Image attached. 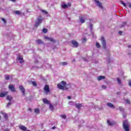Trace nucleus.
<instances>
[{
  "instance_id": "obj_1",
  "label": "nucleus",
  "mask_w": 131,
  "mask_h": 131,
  "mask_svg": "<svg viewBox=\"0 0 131 131\" xmlns=\"http://www.w3.org/2000/svg\"><path fill=\"white\" fill-rule=\"evenodd\" d=\"M42 20H43V18H42V17L41 16H39L35 24V27H38V26L39 24H41L42 23Z\"/></svg>"
},
{
  "instance_id": "obj_2",
  "label": "nucleus",
  "mask_w": 131,
  "mask_h": 131,
  "mask_svg": "<svg viewBox=\"0 0 131 131\" xmlns=\"http://www.w3.org/2000/svg\"><path fill=\"white\" fill-rule=\"evenodd\" d=\"M129 125L127 120H125L123 122V127L125 131H129Z\"/></svg>"
},
{
  "instance_id": "obj_3",
  "label": "nucleus",
  "mask_w": 131,
  "mask_h": 131,
  "mask_svg": "<svg viewBox=\"0 0 131 131\" xmlns=\"http://www.w3.org/2000/svg\"><path fill=\"white\" fill-rule=\"evenodd\" d=\"M61 84L59 83L57 84V88L58 89H59V90H64V89H65V85H66V82L64 81H62L61 82Z\"/></svg>"
},
{
  "instance_id": "obj_4",
  "label": "nucleus",
  "mask_w": 131,
  "mask_h": 131,
  "mask_svg": "<svg viewBox=\"0 0 131 131\" xmlns=\"http://www.w3.org/2000/svg\"><path fill=\"white\" fill-rule=\"evenodd\" d=\"M71 4L70 3H69L68 5L65 4L64 2H62L61 3V8H62V9H67L68 7H71Z\"/></svg>"
},
{
  "instance_id": "obj_5",
  "label": "nucleus",
  "mask_w": 131,
  "mask_h": 131,
  "mask_svg": "<svg viewBox=\"0 0 131 131\" xmlns=\"http://www.w3.org/2000/svg\"><path fill=\"white\" fill-rule=\"evenodd\" d=\"M101 40L103 49H106V41H105V38L101 37Z\"/></svg>"
},
{
  "instance_id": "obj_6",
  "label": "nucleus",
  "mask_w": 131,
  "mask_h": 131,
  "mask_svg": "<svg viewBox=\"0 0 131 131\" xmlns=\"http://www.w3.org/2000/svg\"><path fill=\"white\" fill-rule=\"evenodd\" d=\"M19 89L20 92L22 93L23 96H25V89L22 85H19Z\"/></svg>"
},
{
  "instance_id": "obj_7",
  "label": "nucleus",
  "mask_w": 131,
  "mask_h": 131,
  "mask_svg": "<svg viewBox=\"0 0 131 131\" xmlns=\"http://www.w3.org/2000/svg\"><path fill=\"white\" fill-rule=\"evenodd\" d=\"M95 2L96 5L100 8V9H103V6H102V4L99 2V1L94 0Z\"/></svg>"
},
{
  "instance_id": "obj_8",
  "label": "nucleus",
  "mask_w": 131,
  "mask_h": 131,
  "mask_svg": "<svg viewBox=\"0 0 131 131\" xmlns=\"http://www.w3.org/2000/svg\"><path fill=\"white\" fill-rule=\"evenodd\" d=\"M44 91H45L46 94L47 93H50V86L49 85H46L44 87Z\"/></svg>"
},
{
  "instance_id": "obj_9",
  "label": "nucleus",
  "mask_w": 131,
  "mask_h": 131,
  "mask_svg": "<svg viewBox=\"0 0 131 131\" xmlns=\"http://www.w3.org/2000/svg\"><path fill=\"white\" fill-rule=\"evenodd\" d=\"M45 39H47L48 40H50V41H51V42H56V41L54 40V38H50L48 36H45Z\"/></svg>"
},
{
  "instance_id": "obj_10",
  "label": "nucleus",
  "mask_w": 131,
  "mask_h": 131,
  "mask_svg": "<svg viewBox=\"0 0 131 131\" xmlns=\"http://www.w3.org/2000/svg\"><path fill=\"white\" fill-rule=\"evenodd\" d=\"M107 123L108 124V125H110L111 126L114 125V124H115V121H110L109 120H107Z\"/></svg>"
},
{
  "instance_id": "obj_11",
  "label": "nucleus",
  "mask_w": 131,
  "mask_h": 131,
  "mask_svg": "<svg viewBox=\"0 0 131 131\" xmlns=\"http://www.w3.org/2000/svg\"><path fill=\"white\" fill-rule=\"evenodd\" d=\"M72 43L74 46V47H75V48H77V47L78 46V43H77V42H76L74 40L72 41Z\"/></svg>"
},
{
  "instance_id": "obj_12",
  "label": "nucleus",
  "mask_w": 131,
  "mask_h": 131,
  "mask_svg": "<svg viewBox=\"0 0 131 131\" xmlns=\"http://www.w3.org/2000/svg\"><path fill=\"white\" fill-rule=\"evenodd\" d=\"M17 60L18 61H19L20 64H22L24 62V60H23V57H21L20 56L17 57Z\"/></svg>"
},
{
  "instance_id": "obj_13",
  "label": "nucleus",
  "mask_w": 131,
  "mask_h": 131,
  "mask_svg": "<svg viewBox=\"0 0 131 131\" xmlns=\"http://www.w3.org/2000/svg\"><path fill=\"white\" fill-rule=\"evenodd\" d=\"M9 90H10V91H11V92H15V88L14 87V85H9Z\"/></svg>"
},
{
  "instance_id": "obj_14",
  "label": "nucleus",
  "mask_w": 131,
  "mask_h": 131,
  "mask_svg": "<svg viewBox=\"0 0 131 131\" xmlns=\"http://www.w3.org/2000/svg\"><path fill=\"white\" fill-rule=\"evenodd\" d=\"M19 128H20V129H21V130H23V131L27 130V127H26L23 125L19 126Z\"/></svg>"
},
{
  "instance_id": "obj_15",
  "label": "nucleus",
  "mask_w": 131,
  "mask_h": 131,
  "mask_svg": "<svg viewBox=\"0 0 131 131\" xmlns=\"http://www.w3.org/2000/svg\"><path fill=\"white\" fill-rule=\"evenodd\" d=\"M8 94V92L1 93L0 94V98H4V97H6Z\"/></svg>"
},
{
  "instance_id": "obj_16",
  "label": "nucleus",
  "mask_w": 131,
  "mask_h": 131,
  "mask_svg": "<svg viewBox=\"0 0 131 131\" xmlns=\"http://www.w3.org/2000/svg\"><path fill=\"white\" fill-rule=\"evenodd\" d=\"M107 105L108 106V107H109L110 108H115V106H114V105H113L112 103L110 102V103H107Z\"/></svg>"
},
{
  "instance_id": "obj_17",
  "label": "nucleus",
  "mask_w": 131,
  "mask_h": 131,
  "mask_svg": "<svg viewBox=\"0 0 131 131\" xmlns=\"http://www.w3.org/2000/svg\"><path fill=\"white\" fill-rule=\"evenodd\" d=\"M102 79H105V76H99L97 77V80L100 81V80H102Z\"/></svg>"
},
{
  "instance_id": "obj_18",
  "label": "nucleus",
  "mask_w": 131,
  "mask_h": 131,
  "mask_svg": "<svg viewBox=\"0 0 131 131\" xmlns=\"http://www.w3.org/2000/svg\"><path fill=\"white\" fill-rule=\"evenodd\" d=\"M43 102L44 104H50V102L47 99V98H44L43 99Z\"/></svg>"
},
{
  "instance_id": "obj_19",
  "label": "nucleus",
  "mask_w": 131,
  "mask_h": 131,
  "mask_svg": "<svg viewBox=\"0 0 131 131\" xmlns=\"http://www.w3.org/2000/svg\"><path fill=\"white\" fill-rule=\"evenodd\" d=\"M117 110H120V111L121 112H123L124 109L123 108V107H121V106H119V108H116Z\"/></svg>"
},
{
  "instance_id": "obj_20",
  "label": "nucleus",
  "mask_w": 131,
  "mask_h": 131,
  "mask_svg": "<svg viewBox=\"0 0 131 131\" xmlns=\"http://www.w3.org/2000/svg\"><path fill=\"white\" fill-rule=\"evenodd\" d=\"M76 107L78 108L79 110L80 109V107H81L82 105L80 103H78L75 104Z\"/></svg>"
},
{
  "instance_id": "obj_21",
  "label": "nucleus",
  "mask_w": 131,
  "mask_h": 131,
  "mask_svg": "<svg viewBox=\"0 0 131 131\" xmlns=\"http://www.w3.org/2000/svg\"><path fill=\"white\" fill-rule=\"evenodd\" d=\"M36 42H37V43H38V45H40V44L42 43V41L39 39L36 40Z\"/></svg>"
},
{
  "instance_id": "obj_22",
  "label": "nucleus",
  "mask_w": 131,
  "mask_h": 131,
  "mask_svg": "<svg viewBox=\"0 0 131 131\" xmlns=\"http://www.w3.org/2000/svg\"><path fill=\"white\" fill-rule=\"evenodd\" d=\"M79 20L81 23H84V21H85V19L83 17H80Z\"/></svg>"
},
{
  "instance_id": "obj_23",
  "label": "nucleus",
  "mask_w": 131,
  "mask_h": 131,
  "mask_svg": "<svg viewBox=\"0 0 131 131\" xmlns=\"http://www.w3.org/2000/svg\"><path fill=\"white\" fill-rule=\"evenodd\" d=\"M3 116L4 117V118H5V119L6 120H7L8 118V114H6V113H4L3 114Z\"/></svg>"
},
{
  "instance_id": "obj_24",
  "label": "nucleus",
  "mask_w": 131,
  "mask_h": 131,
  "mask_svg": "<svg viewBox=\"0 0 131 131\" xmlns=\"http://www.w3.org/2000/svg\"><path fill=\"white\" fill-rule=\"evenodd\" d=\"M12 99H13V98H12V97L9 96H7V100H8L9 101H12Z\"/></svg>"
},
{
  "instance_id": "obj_25",
  "label": "nucleus",
  "mask_w": 131,
  "mask_h": 131,
  "mask_svg": "<svg viewBox=\"0 0 131 131\" xmlns=\"http://www.w3.org/2000/svg\"><path fill=\"white\" fill-rule=\"evenodd\" d=\"M121 5H123V7H125V8H126V4L123 2V1H120Z\"/></svg>"
},
{
  "instance_id": "obj_26",
  "label": "nucleus",
  "mask_w": 131,
  "mask_h": 131,
  "mask_svg": "<svg viewBox=\"0 0 131 131\" xmlns=\"http://www.w3.org/2000/svg\"><path fill=\"white\" fill-rule=\"evenodd\" d=\"M34 112H35V113H36V114H39V109H38V108L35 109V110H34Z\"/></svg>"
},
{
  "instance_id": "obj_27",
  "label": "nucleus",
  "mask_w": 131,
  "mask_h": 131,
  "mask_svg": "<svg viewBox=\"0 0 131 131\" xmlns=\"http://www.w3.org/2000/svg\"><path fill=\"white\" fill-rule=\"evenodd\" d=\"M14 12L15 13V14H16V15H20V14H21V12L19 11H14Z\"/></svg>"
},
{
  "instance_id": "obj_28",
  "label": "nucleus",
  "mask_w": 131,
  "mask_h": 131,
  "mask_svg": "<svg viewBox=\"0 0 131 131\" xmlns=\"http://www.w3.org/2000/svg\"><path fill=\"white\" fill-rule=\"evenodd\" d=\"M49 108L53 111L54 110V106L52 105L51 104H50Z\"/></svg>"
},
{
  "instance_id": "obj_29",
  "label": "nucleus",
  "mask_w": 131,
  "mask_h": 131,
  "mask_svg": "<svg viewBox=\"0 0 131 131\" xmlns=\"http://www.w3.org/2000/svg\"><path fill=\"white\" fill-rule=\"evenodd\" d=\"M41 12H42V13H43V14H45V15H47L48 14V12L45 10H41Z\"/></svg>"
},
{
  "instance_id": "obj_30",
  "label": "nucleus",
  "mask_w": 131,
  "mask_h": 131,
  "mask_svg": "<svg viewBox=\"0 0 131 131\" xmlns=\"http://www.w3.org/2000/svg\"><path fill=\"white\" fill-rule=\"evenodd\" d=\"M125 25H126V23L124 22L122 24V25H121V27H124V26H125Z\"/></svg>"
},
{
  "instance_id": "obj_31",
  "label": "nucleus",
  "mask_w": 131,
  "mask_h": 131,
  "mask_svg": "<svg viewBox=\"0 0 131 131\" xmlns=\"http://www.w3.org/2000/svg\"><path fill=\"white\" fill-rule=\"evenodd\" d=\"M32 84L34 86H36L37 84H36V81H32Z\"/></svg>"
},
{
  "instance_id": "obj_32",
  "label": "nucleus",
  "mask_w": 131,
  "mask_h": 131,
  "mask_svg": "<svg viewBox=\"0 0 131 131\" xmlns=\"http://www.w3.org/2000/svg\"><path fill=\"white\" fill-rule=\"evenodd\" d=\"M5 79H6L7 80H9V79H10V76L5 75Z\"/></svg>"
},
{
  "instance_id": "obj_33",
  "label": "nucleus",
  "mask_w": 131,
  "mask_h": 131,
  "mask_svg": "<svg viewBox=\"0 0 131 131\" xmlns=\"http://www.w3.org/2000/svg\"><path fill=\"white\" fill-rule=\"evenodd\" d=\"M117 81H118V84H120L121 83V81L120 79H119V78H117Z\"/></svg>"
},
{
  "instance_id": "obj_34",
  "label": "nucleus",
  "mask_w": 131,
  "mask_h": 131,
  "mask_svg": "<svg viewBox=\"0 0 131 131\" xmlns=\"http://www.w3.org/2000/svg\"><path fill=\"white\" fill-rule=\"evenodd\" d=\"M60 117H61L62 118H63V119H65V118H66V115H60Z\"/></svg>"
},
{
  "instance_id": "obj_35",
  "label": "nucleus",
  "mask_w": 131,
  "mask_h": 131,
  "mask_svg": "<svg viewBox=\"0 0 131 131\" xmlns=\"http://www.w3.org/2000/svg\"><path fill=\"white\" fill-rule=\"evenodd\" d=\"M42 31L44 33H47V32H48V30H47V29H43Z\"/></svg>"
},
{
  "instance_id": "obj_36",
  "label": "nucleus",
  "mask_w": 131,
  "mask_h": 131,
  "mask_svg": "<svg viewBox=\"0 0 131 131\" xmlns=\"http://www.w3.org/2000/svg\"><path fill=\"white\" fill-rule=\"evenodd\" d=\"M61 64L62 65V66H65L67 65V62H63L61 63Z\"/></svg>"
},
{
  "instance_id": "obj_37",
  "label": "nucleus",
  "mask_w": 131,
  "mask_h": 131,
  "mask_svg": "<svg viewBox=\"0 0 131 131\" xmlns=\"http://www.w3.org/2000/svg\"><path fill=\"white\" fill-rule=\"evenodd\" d=\"M96 46L97 48H100V43H99L98 42H96Z\"/></svg>"
},
{
  "instance_id": "obj_38",
  "label": "nucleus",
  "mask_w": 131,
  "mask_h": 131,
  "mask_svg": "<svg viewBox=\"0 0 131 131\" xmlns=\"http://www.w3.org/2000/svg\"><path fill=\"white\" fill-rule=\"evenodd\" d=\"M90 27L91 31H92V30H93V25H92V24H90Z\"/></svg>"
},
{
  "instance_id": "obj_39",
  "label": "nucleus",
  "mask_w": 131,
  "mask_h": 131,
  "mask_svg": "<svg viewBox=\"0 0 131 131\" xmlns=\"http://www.w3.org/2000/svg\"><path fill=\"white\" fill-rule=\"evenodd\" d=\"M70 105H74V104H75V103L73 101H70L69 102Z\"/></svg>"
},
{
  "instance_id": "obj_40",
  "label": "nucleus",
  "mask_w": 131,
  "mask_h": 131,
  "mask_svg": "<svg viewBox=\"0 0 131 131\" xmlns=\"http://www.w3.org/2000/svg\"><path fill=\"white\" fill-rule=\"evenodd\" d=\"M82 40V42H85V41H86V39L85 38H83Z\"/></svg>"
},
{
  "instance_id": "obj_41",
  "label": "nucleus",
  "mask_w": 131,
  "mask_h": 131,
  "mask_svg": "<svg viewBox=\"0 0 131 131\" xmlns=\"http://www.w3.org/2000/svg\"><path fill=\"white\" fill-rule=\"evenodd\" d=\"M126 103H127V104H129V103H130V101H129V100L126 99Z\"/></svg>"
},
{
  "instance_id": "obj_42",
  "label": "nucleus",
  "mask_w": 131,
  "mask_h": 131,
  "mask_svg": "<svg viewBox=\"0 0 131 131\" xmlns=\"http://www.w3.org/2000/svg\"><path fill=\"white\" fill-rule=\"evenodd\" d=\"M11 102H9L7 104V107H10V106H11Z\"/></svg>"
},
{
  "instance_id": "obj_43",
  "label": "nucleus",
  "mask_w": 131,
  "mask_h": 131,
  "mask_svg": "<svg viewBox=\"0 0 131 131\" xmlns=\"http://www.w3.org/2000/svg\"><path fill=\"white\" fill-rule=\"evenodd\" d=\"M107 62L110 63V57L107 58Z\"/></svg>"
},
{
  "instance_id": "obj_44",
  "label": "nucleus",
  "mask_w": 131,
  "mask_h": 131,
  "mask_svg": "<svg viewBox=\"0 0 131 131\" xmlns=\"http://www.w3.org/2000/svg\"><path fill=\"white\" fill-rule=\"evenodd\" d=\"M102 89H103L104 90H105V89H107V86H106V85H102Z\"/></svg>"
},
{
  "instance_id": "obj_45",
  "label": "nucleus",
  "mask_w": 131,
  "mask_h": 131,
  "mask_svg": "<svg viewBox=\"0 0 131 131\" xmlns=\"http://www.w3.org/2000/svg\"><path fill=\"white\" fill-rule=\"evenodd\" d=\"M122 115L124 118H125L126 117V115H125L124 113H123Z\"/></svg>"
},
{
  "instance_id": "obj_46",
  "label": "nucleus",
  "mask_w": 131,
  "mask_h": 131,
  "mask_svg": "<svg viewBox=\"0 0 131 131\" xmlns=\"http://www.w3.org/2000/svg\"><path fill=\"white\" fill-rule=\"evenodd\" d=\"M2 21H3V22H4V23H6V19L5 18H3Z\"/></svg>"
},
{
  "instance_id": "obj_47",
  "label": "nucleus",
  "mask_w": 131,
  "mask_h": 131,
  "mask_svg": "<svg viewBox=\"0 0 131 131\" xmlns=\"http://www.w3.org/2000/svg\"><path fill=\"white\" fill-rule=\"evenodd\" d=\"M128 48L129 50H130V51H131V45L128 46Z\"/></svg>"
},
{
  "instance_id": "obj_48",
  "label": "nucleus",
  "mask_w": 131,
  "mask_h": 131,
  "mask_svg": "<svg viewBox=\"0 0 131 131\" xmlns=\"http://www.w3.org/2000/svg\"><path fill=\"white\" fill-rule=\"evenodd\" d=\"M119 34H120V35L122 34V31H120L119 32Z\"/></svg>"
},
{
  "instance_id": "obj_49",
  "label": "nucleus",
  "mask_w": 131,
  "mask_h": 131,
  "mask_svg": "<svg viewBox=\"0 0 131 131\" xmlns=\"http://www.w3.org/2000/svg\"><path fill=\"white\" fill-rule=\"evenodd\" d=\"M68 99L69 100H71V96H68Z\"/></svg>"
},
{
  "instance_id": "obj_50",
  "label": "nucleus",
  "mask_w": 131,
  "mask_h": 131,
  "mask_svg": "<svg viewBox=\"0 0 131 131\" xmlns=\"http://www.w3.org/2000/svg\"><path fill=\"white\" fill-rule=\"evenodd\" d=\"M129 86L131 87V81H129Z\"/></svg>"
},
{
  "instance_id": "obj_51",
  "label": "nucleus",
  "mask_w": 131,
  "mask_h": 131,
  "mask_svg": "<svg viewBox=\"0 0 131 131\" xmlns=\"http://www.w3.org/2000/svg\"><path fill=\"white\" fill-rule=\"evenodd\" d=\"M11 2H13V3H15L16 2V0H10Z\"/></svg>"
},
{
  "instance_id": "obj_52",
  "label": "nucleus",
  "mask_w": 131,
  "mask_h": 131,
  "mask_svg": "<svg viewBox=\"0 0 131 131\" xmlns=\"http://www.w3.org/2000/svg\"><path fill=\"white\" fill-rule=\"evenodd\" d=\"M29 111H30V112H31V111H32V109H31V108H29Z\"/></svg>"
},
{
  "instance_id": "obj_53",
  "label": "nucleus",
  "mask_w": 131,
  "mask_h": 131,
  "mask_svg": "<svg viewBox=\"0 0 131 131\" xmlns=\"http://www.w3.org/2000/svg\"><path fill=\"white\" fill-rule=\"evenodd\" d=\"M55 128H56V127H55V126H53V127H52V129H55Z\"/></svg>"
},
{
  "instance_id": "obj_54",
  "label": "nucleus",
  "mask_w": 131,
  "mask_h": 131,
  "mask_svg": "<svg viewBox=\"0 0 131 131\" xmlns=\"http://www.w3.org/2000/svg\"><path fill=\"white\" fill-rule=\"evenodd\" d=\"M83 60H84V61H85H85H87L86 59H85V58H83Z\"/></svg>"
},
{
  "instance_id": "obj_55",
  "label": "nucleus",
  "mask_w": 131,
  "mask_h": 131,
  "mask_svg": "<svg viewBox=\"0 0 131 131\" xmlns=\"http://www.w3.org/2000/svg\"><path fill=\"white\" fill-rule=\"evenodd\" d=\"M35 63H38V61L37 60H36L35 61Z\"/></svg>"
},
{
  "instance_id": "obj_56",
  "label": "nucleus",
  "mask_w": 131,
  "mask_h": 131,
  "mask_svg": "<svg viewBox=\"0 0 131 131\" xmlns=\"http://www.w3.org/2000/svg\"><path fill=\"white\" fill-rule=\"evenodd\" d=\"M5 131H9V129H6Z\"/></svg>"
},
{
  "instance_id": "obj_57",
  "label": "nucleus",
  "mask_w": 131,
  "mask_h": 131,
  "mask_svg": "<svg viewBox=\"0 0 131 131\" xmlns=\"http://www.w3.org/2000/svg\"><path fill=\"white\" fill-rule=\"evenodd\" d=\"M118 94H119V93L118 92V93H117V94L118 95Z\"/></svg>"
},
{
  "instance_id": "obj_58",
  "label": "nucleus",
  "mask_w": 131,
  "mask_h": 131,
  "mask_svg": "<svg viewBox=\"0 0 131 131\" xmlns=\"http://www.w3.org/2000/svg\"><path fill=\"white\" fill-rule=\"evenodd\" d=\"M1 118H2V117H1V116H0V119H1Z\"/></svg>"
}]
</instances>
